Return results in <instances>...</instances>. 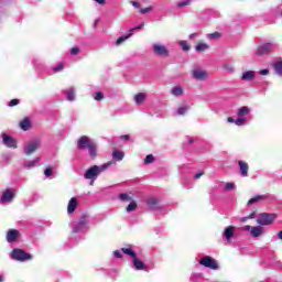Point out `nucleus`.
<instances>
[{"label": "nucleus", "mask_w": 282, "mask_h": 282, "mask_svg": "<svg viewBox=\"0 0 282 282\" xmlns=\"http://www.w3.org/2000/svg\"><path fill=\"white\" fill-rule=\"evenodd\" d=\"M274 219H276V214L262 213L259 215L257 224H259V226H270Z\"/></svg>", "instance_id": "8"}, {"label": "nucleus", "mask_w": 282, "mask_h": 282, "mask_svg": "<svg viewBox=\"0 0 282 282\" xmlns=\"http://www.w3.org/2000/svg\"><path fill=\"white\" fill-rule=\"evenodd\" d=\"M259 74H260V76H268V74H270V69H268V68L261 69L259 72Z\"/></svg>", "instance_id": "50"}, {"label": "nucleus", "mask_w": 282, "mask_h": 282, "mask_svg": "<svg viewBox=\"0 0 282 282\" xmlns=\"http://www.w3.org/2000/svg\"><path fill=\"white\" fill-rule=\"evenodd\" d=\"M119 199L121 202H131V196H129V194H126V193L119 194Z\"/></svg>", "instance_id": "41"}, {"label": "nucleus", "mask_w": 282, "mask_h": 282, "mask_svg": "<svg viewBox=\"0 0 282 282\" xmlns=\"http://www.w3.org/2000/svg\"><path fill=\"white\" fill-rule=\"evenodd\" d=\"M112 158L117 161V162H122V160H124V153L120 152V151H113L112 152Z\"/></svg>", "instance_id": "35"}, {"label": "nucleus", "mask_w": 282, "mask_h": 282, "mask_svg": "<svg viewBox=\"0 0 282 282\" xmlns=\"http://www.w3.org/2000/svg\"><path fill=\"white\" fill-rule=\"evenodd\" d=\"M104 98H105V95L100 91H97L94 96V99L98 101L102 100Z\"/></svg>", "instance_id": "44"}, {"label": "nucleus", "mask_w": 282, "mask_h": 282, "mask_svg": "<svg viewBox=\"0 0 282 282\" xmlns=\"http://www.w3.org/2000/svg\"><path fill=\"white\" fill-rule=\"evenodd\" d=\"M62 94L66 96V100H68V102H74V100H76V88L74 87L64 89Z\"/></svg>", "instance_id": "16"}, {"label": "nucleus", "mask_w": 282, "mask_h": 282, "mask_svg": "<svg viewBox=\"0 0 282 282\" xmlns=\"http://www.w3.org/2000/svg\"><path fill=\"white\" fill-rule=\"evenodd\" d=\"M250 235L251 237H261V235H263V227L261 226L252 227Z\"/></svg>", "instance_id": "28"}, {"label": "nucleus", "mask_w": 282, "mask_h": 282, "mask_svg": "<svg viewBox=\"0 0 282 282\" xmlns=\"http://www.w3.org/2000/svg\"><path fill=\"white\" fill-rule=\"evenodd\" d=\"M236 127H246L250 122V107L242 106L238 108Z\"/></svg>", "instance_id": "2"}, {"label": "nucleus", "mask_w": 282, "mask_h": 282, "mask_svg": "<svg viewBox=\"0 0 282 282\" xmlns=\"http://www.w3.org/2000/svg\"><path fill=\"white\" fill-rule=\"evenodd\" d=\"M142 28H144V22H142L141 24L130 29V32H135V30H142ZM132 33H127L124 35H121L117 41H116V45H122V43H124V41L131 39Z\"/></svg>", "instance_id": "13"}, {"label": "nucleus", "mask_w": 282, "mask_h": 282, "mask_svg": "<svg viewBox=\"0 0 282 282\" xmlns=\"http://www.w3.org/2000/svg\"><path fill=\"white\" fill-rule=\"evenodd\" d=\"M19 127L20 129H22V131H30V128L32 127L30 118L26 117L22 121H20Z\"/></svg>", "instance_id": "26"}, {"label": "nucleus", "mask_w": 282, "mask_h": 282, "mask_svg": "<svg viewBox=\"0 0 282 282\" xmlns=\"http://www.w3.org/2000/svg\"><path fill=\"white\" fill-rule=\"evenodd\" d=\"M189 109H191V106H188V105L181 106L176 110V116H184V115H186L187 111H189Z\"/></svg>", "instance_id": "34"}, {"label": "nucleus", "mask_w": 282, "mask_h": 282, "mask_svg": "<svg viewBox=\"0 0 282 282\" xmlns=\"http://www.w3.org/2000/svg\"><path fill=\"white\" fill-rule=\"evenodd\" d=\"M52 167H46L45 170H44V175H45V177H52Z\"/></svg>", "instance_id": "46"}, {"label": "nucleus", "mask_w": 282, "mask_h": 282, "mask_svg": "<svg viewBox=\"0 0 282 282\" xmlns=\"http://www.w3.org/2000/svg\"><path fill=\"white\" fill-rule=\"evenodd\" d=\"M78 54H80V48L78 46L70 48V56H78Z\"/></svg>", "instance_id": "43"}, {"label": "nucleus", "mask_w": 282, "mask_h": 282, "mask_svg": "<svg viewBox=\"0 0 282 282\" xmlns=\"http://www.w3.org/2000/svg\"><path fill=\"white\" fill-rule=\"evenodd\" d=\"M147 204L150 208V210H160L162 206L160 205V200L155 197H151L147 200Z\"/></svg>", "instance_id": "18"}, {"label": "nucleus", "mask_w": 282, "mask_h": 282, "mask_svg": "<svg viewBox=\"0 0 282 282\" xmlns=\"http://www.w3.org/2000/svg\"><path fill=\"white\" fill-rule=\"evenodd\" d=\"M224 237L227 241H230V239H232V237H235V227L229 226V227L225 228Z\"/></svg>", "instance_id": "27"}, {"label": "nucleus", "mask_w": 282, "mask_h": 282, "mask_svg": "<svg viewBox=\"0 0 282 282\" xmlns=\"http://www.w3.org/2000/svg\"><path fill=\"white\" fill-rule=\"evenodd\" d=\"M180 47H182L183 52H188L191 50V46L188 45V42L185 40L178 41Z\"/></svg>", "instance_id": "36"}, {"label": "nucleus", "mask_w": 282, "mask_h": 282, "mask_svg": "<svg viewBox=\"0 0 282 282\" xmlns=\"http://www.w3.org/2000/svg\"><path fill=\"white\" fill-rule=\"evenodd\" d=\"M131 137H129V134H123L121 135V140H130Z\"/></svg>", "instance_id": "56"}, {"label": "nucleus", "mask_w": 282, "mask_h": 282, "mask_svg": "<svg viewBox=\"0 0 282 282\" xmlns=\"http://www.w3.org/2000/svg\"><path fill=\"white\" fill-rule=\"evenodd\" d=\"M65 69V64L59 63L55 67L51 69L52 74H58V72H63Z\"/></svg>", "instance_id": "37"}, {"label": "nucleus", "mask_w": 282, "mask_h": 282, "mask_svg": "<svg viewBox=\"0 0 282 282\" xmlns=\"http://www.w3.org/2000/svg\"><path fill=\"white\" fill-rule=\"evenodd\" d=\"M123 252L128 257H131V259H132V268L134 270H137V271L147 270V264H144V262H142V260H140L138 258V253H135V251H133V249H124Z\"/></svg>", "instance_id": "4"}, {"label": "nucleus", "mask_w": 282, "mask_h": 282, "mask_svg": "<svg viewBox=\"0 0 282 282\" xmlns=\"http://www.w3.org/2000/svg\"><path fill=\"white\" fill-rule=\"evenodd\" d=\"M236 185L235 183H226L224 186V191L229 192V191H235Z\"/></svg>", "instance_id": "40"}, {"label": "nucleus", "mask_w": 282, "mask_h": 282, "mask_svg": "<svg viewBox=\"0 0 282 282\" xmlns=\"http://www.w3.org/2000/svg\"><path fill=\"white\" fill-rule=\"evenodd\" d=\"M268 199V195H257L248 200L247 205L252 206L253 204H259V202H265Z\"/></svg>", "instance_id": "21"}, {"label": "nucleus", "mask_w": 282, "mask_h": 282, "mask_svg": "<svg viewBox=\"0 0 282 282\" xmlns=\"http://www.w3.org/2000/svg\"><path fill=\"white\" fill-rule=\"evenodd\" d=\"M274 47H276V44H274L273 42H267L258 46V48L256 50V54L257 56H267V54H270L272 50H274Z\"/></svg>", "instance_id": "7"}, {"label": "nucleus", "mask_w": 282, "mask_h": 282, "mask_svg": "<svg viewBox=\"0 0 282 282\" xmlns=\"http://www.w3.org/2000/svg\"><path fill=\"white\" fill-rule=\"evenodd\" d=\"M0 282H6V275L0 273Z\"/></svg>", "instance_id": "58"}, {"label": "nucleus", "mask_w": 282, "mask_h": 282, "mask_svg": "<svg viewBox=\"0 0 282 282\" xmlns=\"http://www.w3.org/2000/svg\"><path fill=\"white\" fill-rule=\"evenodd\" d=\"M199 276H202V274H199V273H193L192 276H191V281H192V282H195V281H197V279H199Z\"/></svg>", "instance_id": "49"}, {"label": "nucleus", "mask_w": 282, "mask_h": 282, "mask_svg": "<svg viewBox=\"0 0 282 282\" xmlns=\"http://www.w3.org/2000/svg\"><path fill=\"white\" fill-rule=\"evenodd\" d=\"M199 264L204 265V268H209V270H218L219 263L216 262L210 256H206L199 260Z\"/></svg>", "instance_id": "9"}, {"label": "nucleus", "mask_w": 282, "mask_h": 282, "mask_svg": "<svg viewBox=\"0 0 282 282\" xmlns=\"http://www.w3.org/2000/svg\"><path fill=\"white\" fill-rule=\"evenodd\" d=\"M152 52L155 56H161L164 58H167V56H171V51H169V47H166V45L160 42L152 44Z\"/></svg>", "instance_id": "5"}, {"label": "nucleus", "mask_w": 282, "mask_h": 282, "mask_svg": "<svg viewBox=\"0 0 282 282\" xmlns=\"http://www.w3.org/2000/svg\"><path fill=\"white\" fill-rule=\"evenodd\" d=\"M14 199V189H6L0 198V204H10Z\"/></svg>", "instance_id": "14"}, {"label": "nucleus", "mask_w": 282, "mask_h": 282, "mask_svg": "<svg viewBox=\"0 0 282 282\" xmlns=\"http://www.w3.org/2000/svg\"><path fill=\"white\" fill-rule=\"evenodd\" d=\"M273 69L275 72V74L282 78V59H278L273 64Z\"/></svg>", "instance_id": "29"}, {"label": "nucleus", "mask_w": 282, "mask_h": 282, "mask_svg": "<svg viewBox=\"0 0 282 282\" xmlns=\"http://www.w3.org/2000/svg\"><path fill=\"white\" fill-rule=\"evenodd\" d=\"M124 250H132L131 247H123L121 249L115 250L112 252L115 259H122V254H124Z\"/></svg>", "instance_id": "31"}, {"label": "nucleus", "mask_w": 282, "mask_h": 282, "mask_svg": "<svg viewBox=\"0 0 282 282\" xmlns=\"http://www.w3.org/2000/svg\"><path fill=\"white\" fill-rule=\"evenodd\" d=\"M238 166L240 170V175L242 177H248V172L250 171V165H248V163L246 161H238Z\"/></svg>", "instance_id": "17"}, {"label": "nucleus", "mask_w": 282, "mask_h": 282, "mask_svg": "<svg viewBox=\"0 0 282 282\" xmlns=\"http://www.w3.org/2000/svg\"><path fill=\"white\" fill-rule=\"evenodd\" d=\"M94 139H90L87 135H83L77 140V149L85 151L89 145L94 144Z\"/></svg>", "instance_id": "12"}, {"label": "nucleus", "mask_w": 282, "mask_h": 282, "mask_svg": "<svg viewBox=\"0 0 282 282\" xmlns=\"http://www.w3.org/2000/svg\"><path fill=\"white\" fill-rule=\"evenodd\" d=\"M2 141L8 149H17V139L12 138V135L2 134Z\"/></svg>", "instance_id": "15"}, {"label": "nucleus", "mask_w": 282, "mask_h": 282, "mask_svg": "<svg viewBox=\"0 0 282 282\" xmlns=\"http://www.w3.org/2000/svg\"><path fill=\"white\" fill-rule=\"evenodd\" d=\"M113 164H115L113 161H109L101 165H93L88 170H86V172L84 174V178L89 180L90 186H94V183L98 180V176L101 173H105V171H107V169H109L110 166H113Z\"/></svg>", "instance_id": "1"}, {"label": "nucleus", "mask_w": 282, "mask_h": 282, "mask_svg": "<svg viewBox=\"0 0 282 282\" xmlns=\"http://www.w3.org/2000/svg\"><path fill=\"white\" fill-rule=\"evenodd\" d=\"M227 122L237 124V118L235 119V118H232V117H229V118L227 119Z\"/></svg>", "instance_id": "53"}, {"label": "nucleus", "mask_w": 282, "mask_h": 282, "mask_svg": "<svg viewBox=\"0 0 282 282\" xmlns=\"http://www.w3.org/2000/svg\"><path fill=\"white\" fill-rule=\"evenodd\" d=\"M138 208V203L135 200H132L126 208L127 213H133Z\"/></svg>", "instance_id": "38"}, {"label": "nucleus", "mask_w": 282, "mask_h": 282, "mask_svg": "<svg viewBox=\"0 0 282 282\" xmlns=\"http://www.w3.org/2000/svg\"><path fill=\"white\" fill-rule=\"evenodd\" d=\"M254 216H256V214H254V213H251V214L248 216V218H249V219H254Z\"/></svg>", "instance_id": "59"}, {"label": "nucleus", "mask_w": 282, "mask_h": 282, "mask_svg": "<svg viewBox=\"0 0 282 282\" xmlns=\"http://www.w3.org/2000/svg\"><path fill=\"white\" fill-rule=\"evenodd\" d=\"M248 216L247 217H242L241 219H240V221L242 223V224H246V221H248Z\"/></svg>", "instance_id": "57"}, {"label": "nucleus", "mask_w": 282, "mask_h": 282, "mask_svg": "<svg viewBox=\"0 0 282 282\" xmlns=\"http://www.w3.org/2000/svg\"><path fill=\"white\" fill-rule=\"evenodd\" d=\"M77 206H78V199L76 197H72L67 205L68 215H72L76 210Z\"/></svg>", "instance_id": "20"}, {"label": "nucleus", "mask_w": 282, "mask_h": 282, "mask_svg": "<svg viewBox=\"0 0 282 282\" xmlns=\"http://www.w3.org/2000/svg\"><path fill=\"white\" fill-rule=\"evenodd\" d=\"M206 39L208 41H219V39H221V33H219V32L208 33L206 35Z\"/></svg>", "instance_id": "33"}, {"label": "nucleus", "mask_w": 282, "mask_h": 282, "mask_svg": "<svg viewBox=\"0 0 282 282\" xmlns=\"http://www.w3.org/2000/svg\"><path fill=\"white\" fill-rule=\"evenodd\" d=\"M152 10H153V7H147V8H143V9H141L140 10V13L141 14H147V13H149V12H152Z\"/></svg>", "instance_id": "45"}, {"label": "nucleus", "mask_w": 282, "mask_h": 282, "mask_svg": "<svg viewBox=\"0 0 282 282\" xmlns=\"http://www.w3.org/2000/svg\"><path fill=\"white\" fill-rule=\"evenodd\" d=\"M41 158H35L32 161L24 162V169H35V166H41Z\"/></svg>", "instance_id": "23"}, {"label": "nucleus", "mask_w": 282, "mask_h": 282, "mask_svg": "<svg viewBox=\"0 0 282 282\" xmlns=\"http://www.w3.org/2000/svg\"><path fill=\"white\" fill-rule=\"evenodd\" d=\"M210 50V45H208L207 43H202L199 42L196 46H195V52H206Z\"/></svg>", "instance_id": "32"}, {"label": "nucleus", "mask_w": 282, "mask_h": 282, "mask_svg": "<svg viewBox=\"0 0 282 282\" xmlns=\"http://www.w3.org/2000/svg\"><path fill=\"white\" fill-rule=\"evenodd\" d=\"M89 230V219L87 216L80 217L77 221L72 224V232L78 235L80 232H87Z\"/></svg>", "instance_id": "3"}, {"label": "nucleus", "mask_w": 282, "mask_h": 282, "mask_svg": "<svg viewBox=\"0 0 282 282\" xmlns=\"http://www.w3.org/2000/svg\"><path fill=\"white\" fill-rule=\"evenodd\" d=\"M202 175H204V172H203V171L197 172V173L194 175V180H199V177H202Z\"/></svg>", "instance_id": "51"}, {"label": "nucleus", "mask_w": 282, "mask_h": 282, "mask_svg": "<svg viewBox=\"0 0 282 282\" xmlns=\"http://www.w3.org/2000/svg\"><path fill=\"white\" fill-rule=\"evenodd\" d=\"M171 94L172 96H175L176 98H178V96L184 95V88L182 86H175L171 89Z\"/></svg>", "instance_id": "30"}, {"label": "nucleus", "mask_w": 282, "mask_h": 282, "mask_svg": "<svg viewBox=\"0 0 282 282\" xmlns=\"http://www.w3.org/2000/svg\"><path fill=\"white\" fill-rule=\"evenodd\" d=\"M88 155L91 158V160H95V158L98 155V145L96 144V141L90 144L88 148Z\"/></svg>", "instance_id": "22"}, {"label": "nucleus", "mask_w": 282, "mask_h": 282, "mask_svg": "<svg viewBox=\"0 0 282 282\" xmlns=\"http://www.w3.org/2000/svg\"><path fill=\"white\" fill-rule=\"evenodd\" d=\"M256 78L254 70H246L242 73L241 80L252 82Z\"/></svg>", "instance_id": "24"}, {"label": "nucleus", "mask_w": 282, "mask_h": 282, "mask_svg": "<svg viewBox=\"0 0 282 282\" xmlns=\"http://www.w3.org/2000/svg\"><path fill=\"white\" fill-rule=\"evenodd\" d=\"M96 3H98L99 6H105V3H107V0H95Z\"/></svg>", "instance_id": "54"}, {"label": "nucleus", "mask_w": 282, "mask_h": 282, "mask_svg": "<svg viewBox=\"0 0 282 282\" xmlns=\"http://www.w3.org/2000/svg\"><path fill=\"white\" fill-rule=\"evenodd\" d=\"M242 230H246L247 232H252V226L246 225L245 227H242Z\"/></svg>", "instance_id": "52"}, {"label": "nucleus", "mask_w": 282, "mask_h": 282, "mask_svg": "<svg viewBox=\"0 0 282 282\" xmlns=\"http://www.w3.org/2000/svg\"><path fill=\"white\" fill-rule=\"evenodd\" d=\"M11 258L14 259V261H20L21 263L32 261V254L25 252L23 249H13Z\"/></svg>", "instance_id": "6"}, {"label": "nucleus", "mask_w": 282, "mask_h": 282, "mask_svg": "<svg viewBox=\"0 0 282 282\" xmlns=\"http://www.w3.org/2000/svg\"><path fill=\"white\" fill-rule=\"evenodd\" d=\"M19 102H20L19 99H12V100L9 101L8 106L9 107H17V105H19Z\"/></svg>", "instance_id": "48"}, {"label": "nucleus", "mask_w": 282, "mask_h": 282, "mask_svg": "<svg viewBox=\"0 0 282 282\" xmlns=\"http://www.w3.org/2000/svg\"><path fill=\"white\" fill-rule=\"evenodd\" d=\"M195 36H197V33L189 34V39H195Z\"/></svg>", "instance_id": "60"}, {"label": "nucleus", "mask_w": 282, "mask_h": 282, "mask_svg": "<svg viewBox=\"0 0 282 282\" xmlns=\"http://www.w3.org/2000/svg\"><path fill=\"white\" fill-rule=\"evenodd\" d=\"M224 69H226V72H229L230 74H232V72H235V67H232V65H228V64H226L224 66Z\"/></svg>", "instance_id": "47"}, {"label": "nucleus", "mask_w": 282, "mask_h": 282, "mask_svg": "<svg viewBox=\"0 0 282 282\" xmlns=\"http://www.w3.org/2000/svg\"><path fill=\"white\" fill-rule=\"evenodd\" d=\"M131 6H133V8H140V2L131 1Z\"/></svg>", "instance_id": "55"}, {"label": "nucleus", "mask_w": 282, "mask_h": 282, "mask_svg": "<svg viewBox=\"0 0 282 282\" xmlns=\"http://www.w3.org/2000/svg\"><path fill=\"white\" fill-rule=\"evenodd\" d=\"M153 162H155V158L153 156V154H149L145 156L144 164H153Z\"/></svg>", "instance_id": "39"}, {"label": "nucleus", "mask_w": 282, "mask_h": 282, "mask_svg": "<svg viewBox=\"0 0 282 282\" xmlns=\"http://www.w3.org/2000/svg\"><path fill=\"white\" fill-rule=\"evenodd\" d=\"M186 6H191V0H181L176 7L178 8H186Z\"/></svg>", "instance_id": "42"}, {"label": "nucleus", "mask_w": 282, "mask_h": 282, "mask_svg": "<svg viewBox=\"0 0 282 282\" xmlns=\"http://www.w3.org/2000/svg\"><path fill=\"white\" fill-rule=\"evenodd\" d=\"M17 239H19V230L10 229L7 232V241H8V243H14V241H17Z\"/></svg>", "instance_id": "19"}, {"label": "nucleus", "mask_w": 282, "mask_h": 282, "mask_svg": "<svg viewBox=\"0 0 282 282\" xmlns=\"http://www.w3.org/2000/svg\"><path fill=\"white\" fill-rule=\"evenodd\" d=\"M147 100V94L145 93H138L133 96V101L135 105H142Z\"/></svg>", "instance_id": "25"}, {"label": "nucleus", "mask_w": 282, "mask_h": 282, "mask_svg": "<svg viewBox=\"0 0 282 282\" xmlns=\"http://www.w3.org/2000/svg\"><path fill=\"white\" fill-rule=\"evenodd\" d=\"M192 78L195 80H206V78H208V72L199 66H196L192 69Z\"/></svg>", "instance_id": "10"}, {"label": "nucleus", "mask_w": 282, "mask_h": 282, "mask_svg": "<svg viewBox=\"0 0 282 282\" xmlns=\"http://www.w3.org/2000/svg\"><path fill=\"white\" fill-rule=\"evenodd\" d=\"M39 147H41V140L35 139L29 143L25 144L24 147V153L25 155H32V153H34Z\"/></svg>", "instance_id": "11"}]
</instances>
